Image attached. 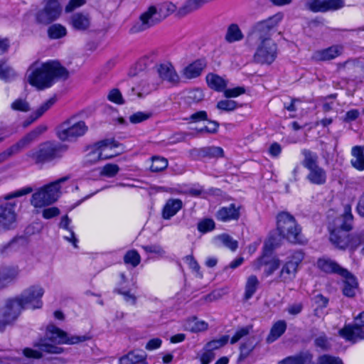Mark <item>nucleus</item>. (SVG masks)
Instances as JSON below:
<instances>
[{
    "mask_svg": "<svg viewBox=\"0 0 364 364\" xmlns=\"http://www.w3.org/2000/svg\"><path fill=\"white\" fill-rule=\"evenodd\" d=\"M284 18L282 12L256 22L252 27L247 41L255 46L254 60L259 64H272L277 56V44L272 38L273 32Z\"/></svg>",
    "mask_w": 364,
    "mask_h": 364,
    "instance_id": "nucleus-1",
    "label": "nucleus"
},
{
    "mask_svg": "<svg viewBox=\"0 0 364 364\" xmlns=\"http://www.w3.org/2000/svg\"><path fill=\"white\" fill-rule=\"evenodd\" d=\"M90 338L85 335H70L56 326L49 324L46 328L45 338L35 344L37 349L26 348L23 350V355L28 358L39 359L43 357V353L60 354L64 349L57 345H75L88 341Z\"/></svg>",
    "mask_w": 364,
    "mask_h": 364,
    "instance_id": "nucleus-2",
    "label": "nucleus"
},
{
    "mask_svg": "<svg viewBox=\"0 0 364 364\" xmlns=\"http://www.w3.org/2000/svg\"><path fill=\"white\" fill-rule=\"evenodd\" d=\"M68 77V70L58 62L36 60L28 67L25 79L32 87L43 90L51 87L56 80Z\"/></svg>",
    "mask_w": 364,
    "mask_h": 364,
    "instance_id": "nucleus-3",
    "label": "nucleus"
},
{
    "mask_svg": "<svg viewBox=\"0 0 364 364\" xmlns=\"http://www.w3.org/2000/svg\"><path fill=\"white\" fill-rule=\"evenodd\" d=\"M353 221L351 206L346 204L343 207V214L329 223V240L336 247L343 250L347 249L350 235L348 232L353 229Z\"/></svg>",
    "mask_w": 364,
    "mask_h": 364,
    "instance_id": "nucleus-4",
    "label": "nucleus"
},
{
    "mask_svg": "<svg viewBox=\"0 0 364 364\" xmlns=\"http://www.w3.org/2000/svg\"><path fill=\"white\" fill-rule=\"evenodd\" d=\"M68 179L69 176H64L43 186L32 195L31 204L35 208H43L55 203L61 195L60 184Z\"/></svg>",
    "mask_w": 364,
    "mask_h": 364,
    "instance_id": "nucleus-5",
    "label": "nucleus"
},
{
    "mask_svg": "<svg viewBox=\"0 0 364 364\" xmlns=\"http://www.w3.org/2000/svg\"><path fill=\"white\" fill-rule=\"evenodd\" d=\"M277 230L279 235L291 243H301V228L294 217L287 212H282L277 217Z\"/></svg>",
    "mask_w": 364,
    "mask_h": 364,
    "instance_id": "nucleus-6",
    "label": "nucleus"
},
{
    "mask_svg": "<svg viewBox=\"0 0 364 364\" xmlns=\"http://www.w3.org/2000/svg\"><path fill=\"white\" fill-rule=\"evenodd\" d=\"M304 258V254L301 250L294 251L288 255L279 273L277 282L283 283L291 282L296 278L299 266Z\"/></svg>",
    "mask_w": 364,
    "mask_h": 364,
    "instance_id": "nucleus-7",
    "label": "nucleus"
},
{
    "mask_svg": "<svg viewBox=\"0 0 364 364\" xmlns=\"http://www.w3.org/2000/svg\"><path fill=\"white\" fill-rule=\"evenodd\" d=\"M87 131L88 127L85 122L72 124L71 119H68L58 127L56 135L62 141H73L84 136Z\"/></svg>",
    "mask_w": 364,
    "mask_h": 364,
    "instance_id": "nucleus-8",
    "label": "nucleus"
},
{
    "mask_svg": "<svg viewBox=\"0 0 364 364\" xmlns=\"http://www.w3.org/2000/svg\"><path fill=\"white\" fill-rule=\"evenodd\" d=\"M21 304L14 299L0 301V331L12 325L21 314Z\"/></svg>",
    "mask_w": 364,
    "mask_h": 364,
    "instance_id": "nucleus-9",
    "label": "nucleus"
},
{
    "mask_svg": "<svg viewBox=\"0 0 364 364\" xmlns=\"http://www.w3.org/2000/svg\"><path fill=\"white\" fill-rule=\"evenodd\" d=\"M43 294L44 289L39 284H35L26 289L18 298L14 299L20 303L21 310L23 308L39 309L42 306Z\"/></svg>",
    "mask_w": 364,
    "mask_h": 364,
    "instance_id": "nucleus-10",
    "label": "nucleus"
},
{
    "mask_svg": "<svg viewBox=\"0 0 364 364\" xmlns=\"http://www.w3.org/2000/svg\"><path fill=\"white\" fill-rule=\"evenodd\" d=\"M355 323L345 325L339 331L341 336L346 341L355 343L364 340V311L354 318Z\"/></svg>",
    "mask_w": 364,
    "mask_h": 364,
    "instance_id": "nucleus-11",
    "label": "nucleus"
},
{
    "mask_svg": "<svg viewBox=\"0 0 364 364\" xmlns=\"http://www.w3.org/2000/svg\"><path fill=\"white\" fill-rule=\"evenodd\" d=\"M162 20L156 6H150L147 10L143 12L138 21L131 28L133 33L144 31L156 25Z\"/></svg>",
    "mask_w": 364,
    "mask_h": 364,
    "instance_id": "nucleus-12",
    "label": "nucleus"
},
{
    "mask_svg": "<svg viewBox=\"0 0 364 364\" xmlns=\"http://www.w3.org/2000/svg\"><path fill=\"white\" fill-rule=\"evenodd\" d=\"M15 202H6L0 205V233L15 228L17 220Z\"/></svg>",
    "mask_w": 364,
    "mask_h": 364,
    "instance_id": "nucleus-13",
    "label": "nucleus"
},
{
    "mask_svg": "<svg viewBox=\"0 0 364 364\" xmlns=\"http://www.w3.org/2000/svg\"><path fill=\"white\" fill-rule=\"evenodd\" d=\"M68 146L59 143L47 141L40 145L35 156L38 159H46L49 158H60L63 154L67 151Z\"/></svg>",
    "mask_w": 364,
    "mask_h": 364,
    "instance_id": "nucleus-14",
    "label": "nucleus"
},
{
    "mask_svg": "<svg viewBox=\"0 0 364 364\" xmlns=\"http://www.w3.org/2000/svg\"><path fill=\"white\" fill-rule=\"evenodd\" d=\"M344 6V0H309L306 4V8L314 13L334 11Z\"/></svg>",
    "mask_w": 364,
    "mask_h": 364,
    "instance_id": "nucleus-15",
    "label": "nucleus"
},
{
    "mask_svg": "<svg viewBox=\"0 0 364 364\" xmlns=\"http://www.w3.org/2000/svg\"><path fill=\"white\" fill-rule=\"evenodd\" d=\"M62 12L59 2L46 1L45 6L36 14L37 21L40 23L48 24L59 18Z\"/></svg>",
    "mask_w": 364,
    "mask_h": 364,
    "instance_id": "nucleus-16",
    "label": "nucleus"
},
{
    "mask_svg": "<svg viewBox=\"0 0 364 364\" xmlns=\"http://www.w3.org/2000/svg\"><path fill=\"white\" fill-rule=\"evenodd\" d=\"M303 164L309 171L307 178L311 183L321 185L326 182V172L318 166L316 161H304Z\"/></svg>",
    "mask_w": 364,
    "mask_h": 364,
    "instance_id": "nucleus-17",
    "label": "nucleus"
},
{
    "mask_svg": "<svg viewBox=\"0 0 364 364\" xmlns=\"http://www.w3.org/2000/svg\"><path fill=\"white\" fill-rule=\"evenodd\" d=\"M46 130L45 127H38L34 130L27 134L23 138H22L16 144L10 147L5 152L6 157H10L13 154L18 151L20 149L27 146L33 140H35L38 136H40Z\"/></svg>",
    "mask_w": 364,
    "mask_h": 364,
    "instance_id": "nucleus-18",
    "label": "nucleus"
},
{
    "mask_svg": "<svg viewBox=\"0 0 364 364\" xmlns=\"http://www.w3.org/2000/svg\"><path fill=\"white\" fill-rule=\"evenodd\" d=\"M317 267L327 274H336L339 276L348 274V269L342 267L336 261L329 257H323L317 260Z\"/></svg>",
    "mask_w": 364,
    "mask_h": 364,
    "instance_id": "nucleus-19",
    "label": "nucleus"
},
{
    "mask_svg": "<svg viewBox=\"0 0 364 364\" xmlns=\"http://www.w3.org/2000/svg\"><path fill=\"white\" fill-rule=\"evenodd\" d=\"M20 273L18 266L1 265L0 267V288L5 287L17 279Z\"/></svg>",
    "mask_w": 364,
    "mask_h": 364,
    "instance_id": "nucleus-20",
    "label": "nucleus"
},
{
    "mask_svg": "<svg viewBox=\"0 0 364 364\" xmlns=\"http://www.w3.org/2000/svg\"><path fill=\"white\" fill-rule=\"evenodd\" d=\"M240 206H236L235 203H231L228 206L222 207L216 214L215 218L221 222H229L230 220H237L240 217Z\"/></svg>",
    "mask_w": 364,
    "mask_h": 364,
    "instance_id": "nucleus-21",
    "label": "nucleus"
},
{
    "mask_svg": "<svg viewBox=\"0 0 364 364\" xmlns=\"http://www.w3.org/2000/svg\"><path fill=\"white\" fill-rule=\"evenodd\" d=\"M343 52L341 46L336 45L326 49L315 51L312 59L317 61L330 60L340 55Z\"/></svg>",
    "mask_w": 364,
    "mask_h": 364,
    "instance_id": "nucleus-22",
    "label": "nucleus"
},
{
    "mask_svg": "<svg viewBox=\"0 0 364 364\" xmlns=\"http://www.w3.org/2000/svg\"><path fill=\"white\" fill-rule=\"evenodd\" d=\"M157 73L160 78L172 84L179 82V76L172 64L167 63L161 64L157 68Z\"/></svg>",
    "mask_w": 364,
    "mask_h": 364,
    "instance_id": "nucleus-23",
    "label": "nucleus"
},
{
    "mask_svg": "<svg viewBox=\"0 0 364 364\" xmlns=\"http://www.w3.org/2000/svg\"><path fill=\"white\" fill-rule=\"evenodd\" d=\"M91 16L89 14L77 12L70 18V25L77 31H84L91 26Z\"/></svg>",
    "mask_w": 364,
    "mask_h": 364,
    "instance_id": "nucleus-24",
    "label": "nucleus"
},
{
    "mask_svg": "<svg viewBox=\"0 0 364 364\" xmlns=\"http://www.w3.org/2000/svg\"><path fill=\"white\" fill-rule=\"evenodd\" d=\"M147 354L141 350H134L119 358V364H148Z\"/></svg>",
    "mask_w": 364,
    "mask_h": 364,
    "instance_id": "nucleus-25",
    "label": "nucleus"
},
{
    "mask_svg": "<svg viewBox=\"0 0 364 364\" xmlns=\"http://www.w3.org/2000/svg\"><path fill=\"white\" fill-rule=\"evenodd\" d=\"M206 66L203 60H197L185 67L182 71L183 77L191 80L200 76Z\"/></svg>",
    "mask_w": 364,
    "mask_h": 364,
    "instance_id": "nucleus-26",
    "label": "nucleus"
},
{
    "mask_svg": "<svg viewBox=\"0 0 364 364\" xmlns=\"http://www.w3.org/2000/svg\"><path fill=\"white\" fill-rule=\"evenodd\" d=\"M343 278V294L347 297H354L355 296L356 289L358 287V283L355 277L348 270V274H343L341 276Z\"/></svg>",
    "mask_w": 364,
    "mask_h": 364,
    "instance_id": "nucleus-27",
    "label": "nucleus"
},
{
    "mask_svg": "<svg viewBox=\"0 0 364 364\" xmlns=\"http://www.w3.org/2000/svg\"><path fill=\"white\" fill-rule=\"evenodd\" d=\"M183 207V202L181 199H168L162 210V218L164 220H169L174 216Z\"/></svg>",
    "mask_w": 364,
    "mask_h": 364,
    "instance_id": "nucleus-28",
    "label": "nucleus"
},
{
    "mask_svg": "<svg viewBox=\"0 0 364 364\" xmlns=\"http://www.w3.org/2000/svg\"><path fill=\"white\" fill-rule=\"evenodd\" d=\"M194 156L199 158H223L224 151L219 146H207L194 150Z\"/></svg>",
    "mask_w": 364,
    "mask_h": 364,
    "instance_id": "nucleus-29",
    "label": "nucleus"
},
{
    "mask_svg": "<svg viewBox=\"0 0 364 364\" xmlns=\"http://www.w3.org/2000/svg\"><path fill=\"white\" fill-rule=\"evenodd\" d=\"M359 247L361 248V253L364 255V231L355 232L349 235L347 249L351 252H354Z\"/></svg>",
    "mask_w": 364,
    "mask_h": 364,
    "instance_id": "nucleus-30",
    "label": "nucleus"
},
{
    "mask_svg": "<svg viewBox=\"0 0 364 364\" xmlns=\"http://www.w3.org/2000/svg\"><path fill=\"white\" fill-rule=\"evenodd\" d=\"M263 264L266 265L264 274L266 276H269L279 267L280 261L277 258H273L272 259L267 262L264 260V257H262L255 262L253 266L255 270H259Z\"/></svg>",
    "mask_w": 364,
    "mask_h": 364,
    "instance_id": "nucleus-31",
    "label": "nucleus"
},
{
    "mask_svg": "<svg viewBox=\"0 0 364 364\" xmlns=\"http://www.w3.org/2000/svg\"><path fill=\"white\" fill-rule=\"evenodd\" d=\"M287 329V323L279 320L272 326L269 333L266 338L267 343H272L282 336Z\"/></svg>",
    "mask_w": 364,
    "mask_h": 364,
    "instance_id": "nucleus-32",
    "label": "nucleus"
},
{
    "mask_svg": "<svg viewBox=\"0 0 364 364\" xmlns=\"http://www.w3.org/2000/svg\"><path fill=\"white\" fill-rule=\"evenodd\" d=\"M313 355L309 352H302L294 356H289L277 364H310Z\"/></svg>",
    "mask_w": 364,
    "mask_h": 364,
    "instance_id": "nucleus-33",
    "label": "nucleus"
},
{
    "mask_svg": "<svg viewBox=\"0 0 364 364\" xmlns=\"http://www.w3.org/2000/svg\"><path fill=\"white\" fill-rule=\"evenodd\" d=\"M208 86L218 92H223L227 87V81L220 76L210 73L206 76Z\"/></svg>",
    "mask_w": 364,
    "mask_h": 364,
    "instance_id": "nucleus-34",
    "label": "nucleus"
},
{
    "mask_svg": "<svg viewBox=\"0 0 364 364\" xmlns=\"http://www.w3.org/2000/svg\"><path fill=\"white\" fill-rule=\"evenodd\" d=\"M244 35L237 24H230L226 31L225 39L228 43H235L242 40Z\"/></svg>",
    "mask_w": 364,
    "mask_h": 364,
    "instance_id": "nucleus-35",
    "label": "nucleus"
},
{
    "mask_svg": "<svg viewBox=\"0 0 364 364\" xmlns=\"http://www.w3.org/2000/svg\"><path fill=\"white\" fill-rule=\"evenodd\" d=\"M259 285V282L257 277L255 275L250 276L245 284V291L244 294V298L245 300H249L256 292L258 287Z\"/></svg>",
    "mask_w": 364,
    "mask_h": 364,
    "instance_id": "nucleus-36",
    "label": "nucleus"
},
{
    "mask_svg": "<svg viewBox=\"0 0 364 364\" xmlns=\"http://www.w3.org/2000/svg\"><path fill=\"white\" fill-rule=\"evenodd\" d=\"M102 159H110L117 157L119 151L118 147L108 141H102Z\"/></svg>",
    "mask_w": 364,
    "mask_h": 364,
    "instance_id": "nucleus-37",
    "label": "nucleus"
},
{
    "mask_svg": "<svg viewBox=\"0 0 364 364\" xmlns=\"http://www.w3.org/2000/svg\"><path fill=\"white\" fill-rule=\"evenodd\" d=\"M208 323L203 321H199L196 317L188 319L186 328L194 333L205 331L208 328Z\"/></svg>",
    "mask_w": 364,
    "mask_h": 364,
    "instance_id": "nucleus-38",
    "label": "nucleus"
},
{
    "mask_svg": "<svg viewBox=\"0 0 364 364\" xmlns=\"http://www.w3.org/2000/svg\"><path fill=\"white\" fill-rule=\"evenodd\" d=\"M156 87V85L150 82L149 77L142 79L139 82L136 87V90H138L137 95L139 97H144L150 93L152 90H155Z\"/></svg>",
    "mask_w": 364,
    "mask_h": 364,
    "instance_id": "nucleus-39",
    "label": "nucleus"
},
{
    "mask_svg": "<svg viewBox=\"0 0 364 364\" xmlns=\"http://www.w3.org/2000/svg\"><path fill=\"white\" fill-rule=\"evenodd\" d=\"M123 260L125 264L135 268L141 262V256L136 250H131L124 254Z\"/></svg>",
    "mask_w": 364,
    "mask_h": 364,
    "instance_id": "nucleus-40",
    "label": "nucleus"
},
{
    "mask_svg": "<svg viewBox=\"0 0 364 364\" xmlns=\"http://www.w3.org/2000/svg\"><path fill=\"white\" fill-rule=\"evenodd\" d=\"M87 157L91 159H102V141H99L93 145L89 146L85 149Z\"/></svg>",
    "mask_w": 364,
    "mask_h": 364,
    "instance_id": "nucleus-41",
    "label": "nucleus"
},
{
    "mask_svg": "<svg viewBox=\"0 0 364 364\" xmlns=\"http://www.w3.org/2000/svg\"><path fill=\"white\" fill-rule=\"evenodd\" d=\"M56 100L55 97H51L43 102L32 114V121H36L41 117L46 111L50 109L55 103Z\"/></svg>",
    "mask_w": 364,
    "mask_h": 364,
    "instance_id": "nucleus-42",
    "label": "nucleus"
},
{
    "mask_svg": "<svg viewBox=\"0 0 364 364\" xmlns=\"http://www.w3.org/2000/svg\"><path fill=\"white\" fill-rule=\"evenodd\" d=\"M67 33L65 27L60 24H54L48 28V34L52 39H58L65 36Z\"/></svg>",
    "mask_w": 364,
    "mask_h": 364,
    "instance_id": "nucleus-43",
    "label": "nucleus"
},
{
    "mask_svg": "<svg viewBox=\"0 0 364 364\" xmlns=\"http://www.w3.org/2000/svg\"><path fill=\"white\" fill-rule=\"evenodd\" d=\"M119 171V167L115 164H107L100 168V176L107 178L115 176Z\"/></svg>",
    "mask_w": 364,
    "mask_h": 364,
    "instance_id": "nucleus-44",
    "label": "nucleus"
},
{
    "mask_svg": "<svg viewBox=\"0 0 364 364\" xmlns=\"http://www.w3.org/2000/svg\"><path fill=\"white\" fill-rule=\"evenodd\" d=\"M15 71L6 64L4 60H0V78L4 80H9L16 77Z\"/></svg>",
    "mask_w": 364,
    "mask_h": 364,
    "instance_id": "nucleus-45",
    "label": "nucleus"
},
{
    "mask_svg": "<svg viewBox=\"0 0 364 364\" xmlns=\"http://www.w3.org/2000/svg\"><path fill=\"white\" fill-rule=\"evenodd\" d=\"M218 239L222 242V244L226 247L229 248L232 251H235L238 247V242L234 240L231 236L227 234H223L218 237Z\"/></svg>",
    "mask_w": 364,
    "mask_h": 364,
    "instance_id": "nucleus-46",
    "label": "nucleus"
},
{
    "mask_svg": "<svg viewBox=\"0 0 364 364\" xmlns=\"http://www.w3.org/2000/svg\"><path fill=\"white\" fill-rule=\"evenodd\" d=\"M156 6L162 19L165 18L176 10L175 5L171 2H165Z\"/></svg>",
    "mask_w": 364,
    "mask_h": 364,
    "instance_id": "nucleus-47",
    "label": "nucleus"
},
{
    "mask_svg": "<svg viewBox=\"0 0 364 364\" xmlns=\"http://www.w3.org/2000/svg\"><path fill=\"white\" fill-rule=\"evenodd\" d=\"M228 339L229 337L228 336H223L219 339L211 341L205 345V349L213 352L214 350L225 346L228 343Z\"/></svg>",
    "mask_w": 364,
    "mask_h": 364,
    "instance_id": "nucleus-48",
    "label": "nucleus"
},
{
    "mask_svg": "<svg viewBox=\"0 0 364 364\" xmlns=\"http://www.w3.org/2000/svg\"><path fill=\"white\" fill-rule=\"evenodd\" d=\"M107 97L109 101L117 105H123L125 102L121 92L117 88L110 90Z\"/></svg>",
    "mask_w": 364,
    "mask_h": 364,
    "instance_id": "nucleus-49",
    "label": "nucleus"
},
{
    "mask_svg": "<svg viewBox=\"0 0 364 364\" xmlns=\"http://www.w3.org/2000/svg\"><path fill=\"white\" fill-rule=\"evenodd\" d=\"M238 107L237 103L231 100H220L217 104V108L225 112H232Z\"/></svg>",
    "mask_w": 364,
    "mask_h": 364,
    "instance_id": "nucleus-50",
    "label": "nucleus"
},
{
    "mask_svg": "<svg viewBox=\"0 0 364 364\" xmlns=\"http://www.w3.org/2000/svg\"><path fill=\"white\" fill-rule=\"evenodd\" d=\"M142 249L145 251L146 253H152L155 254L159 257H164L166 254V251L164 248L159 244H151L147 245H143Z\"/></svg>",
    "mask_w": 364,
    "mask_h": 364,
    "instance_id": "nucleus-51",
    "label": "nucleus"
},
{
    "mask_svg": "<svg viewBox=\"0 0 364 364\" xmlns=\"http://www.w3.org/2000/svg\"><path fill=\"white\" fill-rule=\"evenodd\" d=\"M151 117V113L144 112H136L131 114L129 117V122L132 124L141 123Z\"/></svg>",
    "mask_w": 364,
    "mask_h": 364,
    "instance_id": "nucleus-52",
    "label": "nucleus"
},
{
    "mask_svg": "<svg viewBox=\"0 0 364 364\" xmlns=\"http://www.w3.org/2000/svg\"><path fill=\"white\" fill-rule=\"evenodd\" d=\"M186 98L190 103H198L203 100L204 95L201 90L194 89L188 92Z\"/></svg>",
    "mask_w": 364,
    "mask_h": 364,
    "instance_id": "nucleus-53",
    "label": "nucleus"
},
{
    "mask_svg": "<svg viewBox=\"0 0 364 364\" xmlns=\"http://www.w3.org/2000/svg\"><path fill=\"white\" fill-rule=\"evenodd\" d=\"M12 109L21 112H28L30 105L25 99L18 98L14 100L11 105Z\"/></svg>",
    "mask_w": 364,
    "mask_h": 364,
    "instance_id": "nucleus-54",
    "label": "nucleus"
},
{
    "mask_svg": "<svg viewBox=\"0 0 364 364\" xmlns=\"http://www.w3.org/2000/svg\"><path fill=\"white\" fill-rule=\"evenodd\" d=\"M114 292L123 296L124 301L131 304L135 305L136 303V297L133 294H131L129 291H126L123 287L116 288Z\"/></svg>",
    "mask_w": 364,
    "mask_h": 364,
    "instance_id": "nucleus-55",
    "label": "nucleus"
},
{
    "mask_svg": "<svg viewBox=\"0 0 364 364\" xmlns=\"http://www.w3.org/2000/svg\"><path fill=\"white\" fill-rule=\"evenodd\" d=\"M33 191V188L31 187H26L21 189L17 190L13 193L6 194L4 196V199L5 200H9L14 198L21 197L23 196H26L27 194L31 193Z\"/></svg>",
    "mask_w": 364,
    "mask_h": 364,
    "instance_id": "nucleus-56",
    "label": "nucleus"
},
{
    "mask_svg": "<svg viewBox=\"0 0 364 364\" xmlns=\"http://www.w3.org/2000/svg\"><path fill=\"white\" fill-rule=\"evenodd\" d=\"M252 326H247L243 328L238 329L235 335L231 338L230 343L231 344H234L240 341L242 338L249 334L251 331Z\"/></svg>",
    "mask_w": 364,
    "mask_h": 364,
    "instance_id": "nucleus-57",
    "label": "nucleus"
},
{
    "mask_svg": "<svg viewBox=\"0 0 364 364\" xmlns=\"http://www.w3.org/2000/svg\"><path fill=\"white\" fill-rule=\"evenodd\" d=\"M245 92V89L243 87H236L230 89L225 88L223 91L224 96L227 98L237 97Z\"/></svg>",
    "mask_w": 364,
    "mask_h": 364,
    "instance_id": "nucleus-58",
    "label": "nucleus"
},
{
    "mask_svg": "<svg viewBox=\"0 0 364 364\" xmlns=\"http://www.w3.org/2000/svg\"><path fill=\"white\" fill-rule=\"evenodd\" d=\"M215 228V223L212 219H205L198 223V230L201 232H207L213 230Z\"/></svg>",
    "mask_w": 364,
    "mask_h": 364,
    "instance_id": "nucleus-59",
    "label": "nucleus"
},
{
    "mask_svg": "<svg viewBox=\"0 0 364 364\" xmlns=\"http://www.w3.org/2000/svg\"><path fill=\"white\" fill-rule=\"evenodd\" d=\"M316 347L321 348L323 350H328L330 348V344L326 335L321 333L314 341Z\"/></svg>",
    "mask_w": 364,
    "mask_h": 364,
    "instance_id": "nucleus-60",
    "label": "nucleus"
},
{
    "mask_svg": "<svg viewBox=\"0 0 364 364\" xmlns=\"http://www.w3.org/2000/svg\"><path fill=\"white\" fill-rule=\"evenodd\" d=\"M168 165V161H151L150 170L152 172H159L167 168Z\"/></svg>",
    "mask_w": 364,
    "mask_h": 364,
    "instance_id": "nucleus-61",
    "label": "nucleus"
},
{
    "mask_svg": "<svg viewBox=\"0 0 364 364\" xmlns=\"http://www.w3.org/2000/svg\"><path fill=\"white\" fill-rule=\"evenodd\" d=\"M85 4V0H70L65 11L67 13L73 11L74 9L83 6Z\"/></svg>",
    "mask_w": 364,
    "mask_h": 364,
    "instance_id": "nucleus-62",
    "label": "nucleus"
},
{
    "mask_svg": "<svg viewBox=\"0 0 364 364\" xmlns=\"http://www.w3.org/2000/svg\"><path fill=\"white\" fill-rule=\"evenodd\" d=\"M60 214V210L57 207H50L43 210V217L46 219H50Z\"/></svg>",
    "mask_w": 364,
    "mask_h": 364,
    "instance_id": "nucleus-63",
    "label": "nucleus"
},
{
    "mask_svg": "<svg viewBox=\"0 0 364 364\" xmlns=\"http://www.w3.org/2000/svg\"><path fill=\"white\" fill-rule=\"evenodd\" d=\"M351 154L356 159H364V146H353L351 150Z\"/></svg>",
    "mask_w": 364,
    "mask_h": 364,
    "instance_id": "nucleus-64",
    "label": "nucleus"
}]
</instances>
